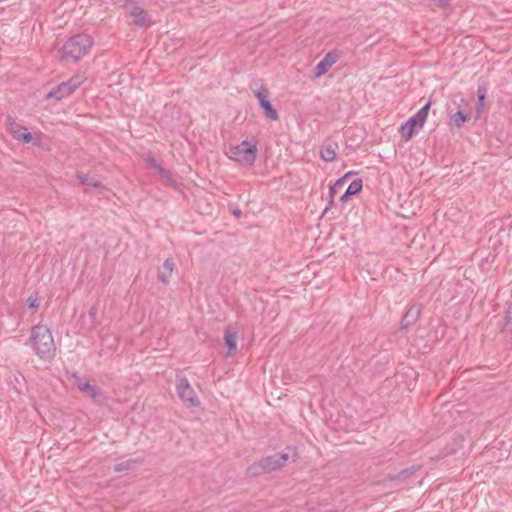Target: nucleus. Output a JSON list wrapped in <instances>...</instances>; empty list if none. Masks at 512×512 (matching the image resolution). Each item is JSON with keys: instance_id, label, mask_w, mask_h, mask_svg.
Returning <instances> with one entry per match:
<instances>
[{"instance_id": "27", "label": "nucleus", "mask_w": 512, "mask_h": 512, "mask_svg": "<svg viewBox=\"0 0 512 512\" xmlns=\"http://www.w3.org/2000/svg\"><path fill=\"white\" fill-rule=\"evenodd\" d=\"M27 302H28V306L30 309L32 310H36L39 308V305H40V299L38 297V295H30L27 299Z\"/></svg>"}, {"instance_id": "5", "label": "nucleus", "mask_w": 512, "mask_h": 512, "mask_svg": "<svg viewBox=\"0 0 512 512\" xmlns=\"http://www.w3.org/2000/svg\"><path fill=\"white\" fill-rule=\"evenodd\" d=\"M251 89L257 98L259 106L262 108L264 115L270 120H278L279 115L277 110L271 104L269 99L270 92L268 88L263 84L258 85V83H255V88L251 87Z\"/></svg>"}, {"instance_id": "12", "label": "nucleus", "mask_w": 512, "mask_h": 512, "mask_svg": "<svg viewBox=\"0 0 512 512\" xmlns=\"http://www.w3.org/2000/svg\"><path fill=\"white\" fill-rule=\"evenodd\" d=\"M77 388L95 401L103 400L102 391L98 387L91 385L88 380L77 382Z\"/></svg>"}, {"instance_id": "6", "label": "nucleus", "mask_w": 512, "mask_h": 512, "mask_svg": "<svg viewBox=\"0 0 512 512\" xmlns=\"http://www.w3.org/2000/svg\"><path fill=\"white\" fill-rule=\"evenodd\" d=\"M281 468L282 467L280 465L279 459L275 453L273 455L263 457L259 461L252 463L248 467L247 473L250 476H259L261 474L270 473Z\"/></svg>"}, {"instance_id": "14", "label": "nucleus", "mask_w": 512, "mask_h": 512, "mask_svg": "<svg viewBox=\"0 0 512 512\" xmlns=\"http://www.w3.org/2000/svg\"><path fill=\"white\" fill-rule=\"evenodd\" d=\"M224 340L227 346V355H235L237 353V331L233 327L229 326L225 329Z\"/></svg>"}, {"instance_id": "24", "label": "nucleus", "mask_w": 512, "mask_h": 512, "mask_svg": "<svg viewBox=\"0 0 512 512\" xmlns=\"http://www.w3.org/2000/svg\"><path fill=\"white\" fill-rule=\"evenodd\" d=\"M362 188H363L362 179H360V178L355 179L349 184L348 188L346 189V195H350V196L356 195L359 192H361Z\"/></svg>"}, {"instance_id": "20", "label": "nucleus", "mask_w": 512, "mask_h": 512, "mask_svg": "<svg viewBox=\"0 0 512 512\" xmlns=\"http://www.w3.org/2000/svg\"><path fill=\"white\" fill-rule=\"evenodd\" d=\"M420 129L417 127L412 126L409 121H406L400 126L399 133L401 134V137L408 141L410 140L414 135L419 133Z\"/></svg>"}, {"instance_id": "30", "label": "nucleus", "mask_w": 512, "mask_h": 512, "mask_svg": "<svg viewBox=\"0 0 512 512\" xmlns=\"http://www.w3.org/2000/svg\"><path fill=\"white\" fill-rule=\"evenodd\" d=\"M148 164H150L153 168L157 169L160 164L157 162L156 158L153 155L147 156L145 159Z\"/></svg>"}, {"instance_id": "10", "label": "nucleus", "mask_w": 512, "mask_h": 512, "mask_svg": "<svg viewBox=\"0 0 512 512\" xmlns=\"http://www.w3.org/2000/svg\"><path fill=\"white\" fill-rule=\"evenodd\" d=\"M127 9L129 10L131 16L134 17V24L138 27H147L149 26V16L148 13L138 6L136 2H132Z\"/></svg>"}, {"instance_id": "28", "label": "nucleus", "mask_w": 512, "mask_h": 512, "mask_svg": "<svg viewBox=\"0 0 512 512\" xmlns=\"http://www.w3.org/2000/svg\"><path fill=\"white\" fill-rule=\"evenodd\" d=\"M5 125L8 129V131L10 132V130H12L13 128H17V122L15 121V119L10 116V115H7L5 117Z\"/></svg>"}, {"instance_id": "34", "label": "nucleus", "mask_w": 512, "mask_h": 512, "mask_svg": "<svg viewBox=\"0 0 512 512\" xmlns=\"http://www.w3.org/2000/svg\"><path fill=\"white\" fill-rule=\"evenodd\" d=\"M349 197H350V195H346V191H345L344 194L340 197V202L345 203Z\"/></svg>"}, {"instance_id": "7", "label": "nucleus", "mask_w": 512, "mask_h": 512, "mask_svg": "<svg viewBox=\"0 0 512 512\" xmlns=\"http://www.w3.org/2000/svg\"><path fill=\"white\" fill-rule=\"evenodd\" d=\"M81 84H82L81 77L73 76L68 81L62 82L61 84L52 88L46 94V98L59 101L65 97H68L69 95H71Z\"/></svg>"}, {"instance_id": "32", "label": "nucleus", "mask_w": 512, "mask_h": 512, "mask_svg": "<svg viewBox=\"0 0 512 512\" xmlns=\"http://www.w3.org/2000/svg\"><path fill=\"white\" fill-rule=\"evenodd\" d=\"M115 3L127 8L132 2L133 0H114Z\"/></svg>"}, {"instance_id": "23", "label": "nucleus", "mask_w": 512, "mask_h": 512, "mask_svg": "<svg viewBox=\"0 0 512 512\" xmlns=\"http://www.w3.org/2000/svg\"><path fill=\"white\" fill-rule=\"evenodd\" d=\"M470 119V114L463 112L462 110H458L456 113L451 115V122L457 128H461L465 122Z\"/></svg>"}, {"instance_id": "15", "label": "nucleus", "mask_w": 512, "mask_h": 512, "mask_svg": "<svg viewBox=\"0 0 512 512\" xmlns=\"http://www.w3.org/2000/svg\"><path fill=\"white\" fill-rule=\"evenodd\" d=\"M281 467L286 466L288 463H293L298 458V453L295 447L288 446L283 451L276 453Z\"/></svg>"}, {"instance_id": "21", "label": "nucleus", "mask_w": 512, "mask_h": 512, "mask_svg": "<svg viewBox=\"0 0 512 512\" xmlns=\"http://www.w3.org/2000/svg\"><path fill=\"white\" fill-rule=\"evenodd\" d=\"M142 463V459H128L126 461H122L117 463L114 466L115 472H123L134 469L137 465Z\"/></svg>"}, {"instance_id": "26", "label": "nucleus", "mask_w": 512, "mask_h": 512, "mask_svg": "<svg viewBox=\"0 0 512 512\" xmlns=\"http://www.w3.org/2000/svg\"><path fill=\"white\" fill-rule=\"evenodd\" d=\"M338 188L339 187L335 186V184H333L329 187V198L330 199H329L327 207L324 209V213L332 207V205L334 203V196L337 193Z\"/></svg>"}, {"instance_id": "3", "label": "nucleus", "mask_w": 512, "mask_h": 512, "mask_svg": "<svg viewBox=\"0 0 512 512\" xmlns=\"http://www.w3.org/2000/svg\"><path fill=\"white\" fill-rule=\"evenodd\" d=\"M226 155L242 165H253L257 158V140H243L240 144L230 146Z\"/></svg>"}, {"instance_id": "16", "label": "nucleus", "mask_w": 512, "mask_h": 512, "mask_svg": "<svg viewBox=\"0 0 512 512\" xmlns=\"http://www.w3.org/2000/svg\"><path fill=\"white\" fill-rule=\"evenodd\" d=\"M42 136L43 134L41 132L35 133L33 135L28 131V129H26L21 132V134L15 135V140H18L24 144L32 143L35 146H40Z\"/></svg>"}, {"instance_id": "35", "label": "nucleus", "mask_w": 512, "mask_h": 512, "mask_svg": "<svg viewBox=\"0 0 512 512\" xmlns=\"http://www.w3.org/2000/svg\"><path fill=\"white\" fill-rule=\"evenodd\" d=\"M233 214L236 216V217H240L241 216V211L239 209L233 211Z\"/></svg>"}, {"instance_id": "29", "label": "nucleus", "mask_w": 512, "mask_h": 512, "mask_svg": "<svg viewBox=\"0 0 512 512\" xmlns=\"http://www.w3.org/2000/svg\"><path fill=\"white\" fill-rule=\"evenodd\" d=\"M27 128L18 124L17 123V128H13L12 130H10V134L12 135V137L15 139V135L17 134H21V132H23L24 130H26Z\"/></svg>"}, {"instance_id": "31", "label": "nucleus", "mask_w": 512, "mask_h": 512, "mask_svg": "<svg viewBox=\"0 0 512 512\" xmlns=\"http://www.w3.org/2000/svg\"><path fill=\"white\" fill-rule=\"evenodd\" d=\"M96 315H97V308L95 306H92L88 311V316L91 318L92 325H94Z\"/></svg>"}, {"instance_id": "1", "label": "nucleus", "mask_w": 512, "mask_h": 512, "mask_svg": "<svg viewBox=\"0 0 512 512\" xmlns=\"http://www.w3.org/2000/svg\"><path fill=\"white\" fill-rule=\"evenodd\" d=\"M34 354L42 361L51 362L56 357V344L51 330L43 324L31 327L27 341Z\"/></svg>"}, {"instance_id": "33", "label": "nucleus", "mask_w": 512, "mask_h": 512, "mask_svg": "<svg viewBox=\"0 0 512 512\" xmlns=\"http://www.w3.org/2000/svg\"><path fill=\"white\" fill-rule=\"evenodd\" d=\"M345 181H346V176H342L341 178L336 180V182L334 184H335V186L340 188V187H342V185L344 184Z\"/></svg>"}, {"instance_id": "11", "label": "nucleus", "mask_w": 512, "mask_h": 512, "mask_svg": "<svg viewBox=\"0 0 512 512\" xmlns=\"http://www.w3.org/2000/svg\"><path fill=\"white\" fill-rule=\"evenodd\" d=\"M420 469V465H412L411 467L403 469L396 474L387 475V480H389L390 482L404 483L407 482L410 478H412Z\"/></svg>"}, {"instance_id": "2", "label": "nucleus", "mask_w": 512, "mask_h": 512, "mask_svg": "<svg viewBox=\"0 0 512 512\" xmlns=\"http://www.w3.org/2000/svg\"><path fill=\"white\" fill-rule=\"evenodd\" d=\"M93 46V38L88 34H76L70 37L60 49V58L63 61L78 62Z\"/></svg>"}, {"instance_id": "25", "label": "nucleus", "mask_w": 512, "mask_h": 512, "mask_svg": "<svg viewBox=\"0 0 512 512\" xmlns=\"http://www.w3.org/2000/svg\"><path fill=\"white\" fill-rule=\"evenodd\" d=\"M158 173L160 174L161 178L167 183V184H170V185H173L174 184V181L172 179V176H171V173L170 171H168L167 169H165L163 166H159L157 169Z\"/></svg>"}, {"instance_id": "17", "label": "nucleus", "mask_w": 512, "mask_h": 512, "mask_svg": "<svg viewBox=\"0 0 512 512\" xmlns=\"http://www.w3.org/2000/svg\"><path fill=\"white\" fill-rule=\"evenodd\" d=\"M174 270V263L172 259H166L162 267L158 271L157 278L160 282L166 284L169 282L172 272Z\"/></svg>"}, {"instance_id": "36", "label": "nucleus", "mask_w": 512, "mask_h": 512, "mask_svg": "<svg viewBox=\"0 0 512 512\" xmlns=\"http://www.w3.org/2000/svg\"><path fill=\"white\" fill-rule=\"evenodd\" d=\"M352 174H353V171H349L344 176H346V179H349L350 175H352Z\"/></svg>"}, {"instance_id": "8", "label": "nucleus", "mask_w": 512, "mask_h": 512, "mask_svg": "<svg viewBox=\"0 0 512 512\" xmlns=\"http://www.w3.org/2000/svg\"><path fill=\"white\" fill-rule=\"evenodd\" d=\"M422 312V305L418 303H414L409 306L405 314L403 315L400 323V329L405 330L408 327L414 325Z\"/></svg>"}, {"instance_id": "13", "label": "nucleus", "mask_w": 512, "mask_h": 512, "mask_svg": "<svg viewBox=\"0 0 512 512\" xmlns=\"http://www.w3.org/2000/svg\"><path fill=\"white\" fill-rule=\"evenodd\" d=\"M430 107L431 101L429 100L416 114L410 117L407 121H409L412 126L421 130L427 120Z\"/></svg>"}, {"instance_id": "19", "label": "nucleus", "mask_w": 512, "mask_h": 512, "mask_svg": "<svg viewBox=\"0 0 512 512\" xmlns=\"http://www.w3.org/2000/svg\"><path fill=\"white\" fill-rule=\"evenodd\" d=\"M335 147H337V144H334V145L331 143L324 144L320 149V157L325 162L334 161L336 158Z\"/></svg>"}, {"instance_id": "37", "label": "nucleus", "mask_w": 512, "mask_h": 512, "mask_svg": "<svg viewBox=\"0 0 512 512\" xmlns=\"http://www.w3.org/2000/svg\"><path fill=\"white\" fill-rule=\"evenodd\" d=\"M352 174H353V171H349L344 176H346V179H349L350 175H352Z\"/></svg>"}, {"instance_id": "4", "label": "nucleus", "mask_w": 512, "mask_h": 512, "mask_svg": "<svg viewBox=\"0 0 512 512\" xmlns=\"http://www.w3.org/2000/svg\"><path fill=\"white\" fill-rule=\"evenodd\" d=\"M176 392L178 397L187 407L193 408L200 405V400L186 377H176Z\"/></svg>"}, {"instance_id": "18", "label": "nucleus", "mask_w": 512, "mask_h": 512, "mask_svg": "<svg viewBox=\"0 0 512 512\" xmlns=\"http://www.w3.org/2000/svg\"><path fill=\"white\" fill-rule=\"evenodd\" d=\"M487 87L486 85L483 83V84H480L478 85V88H477V98H478V102H477V115H476V119H479L480 118V115L483 111V108H484V105H485V99H486V96H487Z\"/></svg>"}, {"instance_id": "22", "label": "nucleus", "mask_w": 512, "mask_h": 512, "mask_svg": "<svg viewBox=\"0 0 512 512\" xmlns=\"http://www.w3.org/2000/svg\"><path fill=\"white\" fill-rule=\"evenodd\" d=\"M76 177L80 181V183L83 185L91 186L94 188H103V185L100 181L89 177V175L86 173L77 172Z\"/></svg>"}, {"instance_id": "9", "label": "nucleus", "mask_w": 512, "mask_h": 512, "mask_svg": "<svg viewBox=\"0 0 512 512\" xmlns=\"http://www.w3.org/2000/svg\"><path fill=\"white\" fill-rule=\"evenodd\" d=\"M339 54L336 51L327 53L324 58L316 65L314 76L319 78L326 74L328 70L338 61Z\"/></svg>"}]
</instances>
